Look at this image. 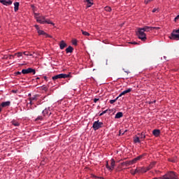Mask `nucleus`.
<instances>
[{
  "label": "nucleus",
  "instance_id": "f257e3e1",
  "mask_svg": "<svg viewBox=\"0 0 179 179\" xmlns=\"http://www.w3.org/2000/svg\"><path fill=\"white\" fill-rule=\"evenodd\" d=\"M136 34L141 41H146V34H145L143 28H138Z\"/></svg>",
  "mask_w": 179,
  "mask_h": 179
},
{
  "label": "nucleus",
  "instance_id": "f03ea898",
  "mask_svg": "<svg viewBox=\"0 0 179 179\" xmlns=\"http://www.w3.org/2000/svg\"><path fill=\"white\" fill-rule=\"evenodd\" d=\"M66 78H71V73L69 74L60 73L53 76L52 79V80H57V79H65Z\"/></svg>",
  "mask_w": 179,
  "mask_h": 179
},
{
  "label": "nucleus",
  "instance_id": "7ed1b4c3",
  "mask_svg": "<svg viewBox=\"0 0 179 179\" xmlns=\"http://www.w3.org/2000/svg\"><path fill=\"white\" fill-rule=\"evenodd\" d=\"M103 122L97 120L93 123L92 128L94 131H97V129H100V128H103Z\"/></svg>",
  "mask_w": 179,
  "mask_h": 179
},
{
  "label": "nucleus",
  "instance_id": "20e7f679",
  "mask_svg": "<svg viewBox=\"0 0 179 179\" xmlns=\"http://www.w3.org/2000/svg\"><path fill=\"white\" fill-rule=\"evenodd\" d=\"M22 73H23V75H27V73H33V75H36V70L34 69L28 68L27 69H22Z\"/></svg>",
  "mask_w": 179,
  "mask_h": 179
},
{
  "label": "nucleus",
  "instance_id": "39448f33",
  "mask_svg": "<svg viewBox=\"0 0 179 179\" xmlns=\"http://www.w3.org/2000/svg\"><path fill=\"white\" fill-rule=\"evenodd\" d=\"M45 20H46V19H45V17H44V16L36 17V22H38V23L45 24Z\"/></svg>",
  "mask_w": 179,
  "mask_h": 179
},
{
  "label": "nucleus",
  "instance_id": "423d86ee",
  "mask_svg": "<svg viewBox=\"0 0 179 179\" xmlns=\"http://www.w3.org/2000/svg\"><path fill=\"white\" fill-rule=\"evenodd\" d=\"M152 169V166H148L146 168L145 167H138V171L139 173H147V171H149V170Z\"/></svg>",
  "mask_w": 179,
  "mask_h": 179
},
{
  "label": "nucleus",
  "instance_id": "0eeeda50",
  "mask_svg": "<svg viewBox=\"0 0 179 179\" xmlns=\"http://www.w3.org/2000/svg\"><path fill=\"white\" fill-rule=\"evenodd\" d=\"M171 40H179V34H176V31H174V30L171 33Z\"/></svg>",
  "mask_w": 179,
  "mask_h": 179
},
{
  "label": "nucleus",
  "instance_id": "6e6552de",
  "mask_svg": "<svg viewBox=\"0 0 179 179\" xmlns=\"http://www.w3.org/2000/svg\"><path fill=\"white\" fill-rule=\"evenodd\" d=\"M0 3L3 5H5L6 6H8L9 5H12V1H6V0H0Z\"/></svg>",
  "mask_w": 179,
  "mask_h": 179
},
{
  "label": "nucleus",
  "instance_id": "1a4fd4ad",
  "mask_svg": "<svg viewBox=\"0 0 179 179\" xmlns=\"http://www.w3.org/2000/svg\"><path fill=\"white\" fill-rule=\"evenodd\" d=\"M131 92H132V88H129L120 93L118 97H122V96H124V94H127V93H131Z\"/></svg>",
  "mask_w": 179,
  "mask_h": 179
},
{
  "label": "nucleus",
  "instance_id": "9d476101",
  "mask_svg": "<svg viewBox=\"0 0 179 179\" xmlns=\"http://www.w3.org/2000/svg\"><path fill=\"white\" fill-rule=\"evenodd\" d=\"M131 164H134V163L132 162V160L127 161L121 163V166H125L126 167H128V166H131Z\"/></svg>",
  "mask_w": 179,
  "mask_h": 179
},
{
  "label": "nucleus",
  "instance_id": "9b49d317",
  "mask_svg": "<svg viewBox=\"0 0 179 179\" xmlns=\"http://www.w3.org/2000/svg\"><path fill=\"white\" fill-rule=\"evenodd\" d=\"M38 34L40 35V36H45L46 37H50L51 38V36H50V35H48V34H47L45 32H44V31H43V30H40V29H38Z\"/></svg>",
  "mask_w": 179,
  "mask_h": 179
},
{
  "label": "nucleus",
  "instance_id": "f8f14e48",
  "mask_svg": "<svg viewBox=\"0 0 179 179\" xmlns=\"http://www.w3.org/2000/svg\"><path fill=\"white\" fill-rule=\"evenodd\" d=\"M68 45H66V43H65V41H61L60 43H59V48L60 50H64V48H65V47H66Z\"/></svg>",
  "mask_w": 179,
  "mask_h": 179
},
{
  "label": "nucleus",
  "instance_id": "ddd939ff",
  "mask_svg": "<svg viewBox=\"0 0 179 179\" xmlns=\"http://www.w3.org/2000/svg\"><path fill=\"white\" fill-rule=\"evenodd\" d=\"M123 116L124 113H122V112H118L117 113H116L115 118L117 120L118 118H122Z\"/></svg>",
  "mask_w": 179,
  "mask_h": 179
},
{
  "label": "nucleus",
  "instance_id": "4468645a",
  "mask_svg": "<svg viewBox=\"0 0 179 179\" xmlns=\"http://www.w3.org/2000/svg\"><path fill=\"white\" fill-rule=\"evenodd\" d=\"M85 2L87 3L86 4L87 8H90V6L93 5V0H85Z\"/></svg>",
  "mask_w": 179,
  "mask_h": 179
},
{
  "label": "nucleus",
  "instance_id": "2eb2a0df",
  "mask_svg": "<svg viewBox=\"0 0 179 179\" xmlns=\"http://www.w3.org/2000/svg\"><path fill=\"white\" fill-rule=\"evenodd\" d=\"M1 106V107H9V106H10V101H8L6 102H2Z\"/></svg>",
  "mask_w": 179,
  "mask_h": 179
},
{
  "label": "nucleus",
  "instance_id": "dca6fc26",
  "mask_svg": "<svg viewBox=\"0 0 179 179\" xmlns=\"http://www.w3.org/2000/svg\"><path fill=\"white\" fill-rule=\"evenodd\" d=\"M111 164H110V171H113V170H114V167H115V161L114 160V159H112L110 160Z\"/></svg>",
  "mask_w": 179,
  "mask_h": 179
},
{
  "label": "nucleus",
  "instance_id": "f3484780",
  "mask_svg": "<svg viewBox=\"0 0 179 179\" xmlns=\"http://www.w3.org/2000/svg\"><path fill=\"white\" fill-rule=\"evenodd\" d=\"M152 134L154 136H159L160 135V130L159 129H154L152 131Z\"/></svg>",
  "mask_w": 179,
  "mask_h": 179
},
{
  "label": "nucleus",
  "instance_id": "a211bd4d",
  "mask_svg": "<svg viewBox=\"0 0 179 179\" xmlns=\"http://www.w3.org/2000/svg\"><path fill=\"white\" fill-rule=\"evenodd\" d=\"M142 157H143V155H139L138 157L134 158L133 160H131V162H133V164H134V163H136V162H138V160H141V159H142Z\"/></svg>",
  "mask_w": 179,
  "mask_h": 179
},
{
  "label": "nucleus",
  "instance_id": "6ab92c4d",
  "mask_svg": "<svg viewBox=\"0 0 179 179\" xmlns=\"http://www.w3.org/2000/svg\"><path fill=\"white\" fill-rule=\"evenodd\" d=\"M143 29H144V31H152L153 30V28L152 27H148V26H145L144 27H143Z\"/></svg>",
  "mask_w": 179,
  "mask_h": 179
},
{
  "label": "nucleus",
  "instance_id": "aec40b11",
  "mask_svg": "<svg viewBox=\"0 0 179 179\" xmlns=\"http://www.w3.org/2000/svg\"><path fill=\"white\" fill-rule=\"evenodd\" d=\"M66 54H69V52H70V53L73 52V48H72V46H69V47L66 49Z\"/></svg>",
  "mask_w": 179,
  "mask_h": 179
},
{
  "label": "nucleus",
  "instance_id": "412c9836",
  "mask_svg": "<svg viewBox=\"0 0 179 179\" xmlns=\"http://www.w3.org/2000/svg\"><path fill=\"white\" fill-rule=\"evenodd\" d=\"M138 138L141 140H143L145 139V138H146V136L145 135V132H142L141 134H138Z\"/></svg>",
  "mask_w": 179,
  "mask_h": 179
},
{
  "label": "nucleus",
  "instance_id": "4be33fe9",
  "mask_svg": "<svg viewBox=\"0 0 179 179\" xmlns=\"http://www.w3.org/2000/svg\"><path fill=\"white\" fill-rule=\"evenodd\" d=\"M19 10V2L14 3V11L17 12Z\"/></svg>",
  "mask_w": 179,
  "mask_h": 179
},
{
  "label": "nucleus",
  "instance_id": "5701e85b",
  "mask_svg": "<svg viewBox=\"0 0 179 179\" xmlns=\"http://www.w3.org/2000/svg\"><path fill=\"white\" fill-rule=\"evenodd\" d=\"M134 143H141V140L138 136H136L134 137Z\"/></svg>",
  "mask_w": 179,
  "mask_h": 179
},
{
  "label": "nucleus",
  "instance_id": "b1692460",
  "mask_svg": "<svg viewBox=\"0 0 179 179\" xmlns=\"http://www.w3.org/2000/svg\"><path fill=\"white\" fill-rule=\"evenodd\" d=\"M118 99H120V96H117L115 99L110 100V104H114V103H115V101H117L118 100Z\"/></svg>",
  "mask_w": 179,
  "mask_h": 179
},
{
  "label": "nucleus",
  "instance_id": "393cba45",
  "mask_svg": "<svg viewBox=\"0 0 179 179\" xmlns=\"http://www.w3.org/2000/svg\"><path fill=\"white\" fill-rule=\"evenodd\" d=\"M104 10L106 11V12H111L112 9H111V7L110 6H106L104 8Z\"/></svg>",
  "mask_w": 179,
  "mask_h": 179
},
{
  "label": "nucleus",
  "instance_id": "a878e982",
  "mask_svg": "<svg viewBox=\"0 0 179 179\" xmlns=\"http://www.w3.org/2000/svg\"><path fill=\"white\" fill-rule=\"evenodd\" d=\"M82 34H83V36H90V34H89V32L86 31H83L81 30Z\"/></svg>",
  "mask_w": 179,
  "mask_h": 179
},
{
  "label": "nucleus",
  "instance_id": "bb28decb",
  "mask_svg": "<svg viewBox=\"0 0 179 179\" xmlns=\"http://www.w3.org/2000/svg\"><path fill=\"white\" fill-rule=\"evenodd\" d=\"M45 23H47L48 24H52L54 26V23L51 22L50 20H46L45 21Z\"/></svg>",
  "mask_w": 179,
  "mask_h": 179
},
{
  "label": "nucleus",
  "instance_id": "cd10ccee",
  "mask_svg": "<svg viewBox=\"0 0 179 179\" xmlns=\"http://www.w3.org/2000/svg\"><path fill=\"white\" fill-rule=\"evenodd\" d=\"M41 89H42V90H45V92H47V90H48V87L45 85H43L41 87Z\"/></svg>",
  "mask_w": 179,
  "mask_h": 179
},
{
  "label": "nucleus",
  "instance_id": "c85d7f7f",
  "mask_svg": "<svg viewBox=\"0 0 179 179\" xmlns=\"http://www.w3.org/2000/svg\"><path fill=\"white\" fill-rule=\"evenodd\" d=\"M139 173V168H137L135 169V171L132 173L133 176H135V174Z\"/></svg>",
  "mask_w": 179,
  "mask_h": 179
},
{
  "label": "nucleus",
  "instance_id": "c756f323",
  "mask_svg": "<svg viewBox=\"0 0 179 179\" xmlns=\"http://www.w3.org/2000/svg\"><path fill=\"white\" fill-rule=\"evenodd\" d=\"M42 113L43 114V115H45V114H48V109L45 108L43 110Z\"/></svg>",
  "mask_w": 179,
  "mask_h": 179
},
{
  "label": "nucleus",
  "instance_id": "7c9ffc66",
  "mask_svg": "<svg viewBox=\"0 0 179 179\" xmlns=\"http://www.w3.org/2000/svg\"><path fill=\"white\" fill-rule=\"evenodd\" d=\"M106 169H108V170L111 171V167L110 166V165H108V162H106Z\"/></svg>",
  "mask_w": 179,
  "mask_h": 179
},
{
  "label": "nucleus",
  "instance_id": "2f4dec72",
  "mask_svg": "<svg viewBox=\"0 0 179 179\" xmlns=\"http://www.w3.org/2000/svg\"><path fill=\"white\" fill-rule=\"evenodd\" d=\"M14 55H17V57L19 58V57H22V55H23V53L18 52V53H15Z\"/></svg>",
  "mask_w": 179,
  "mask_h": 179
},
{
  "label": "nucleus",
  "instance_id": "473e14b6",
  "mask_svg": "<svg viewBox=\"0 0 179 179\" xmlns=\"http://www.w3.org/2000/svg\"><path fill=\"white\" fill-rule=\"evenodd\" d=\"M43 120V116H38L36 119V121H41Z\"/></svg>",
  "mask_w": 179,
  "mask_h": 179
},
{
  "label": "nucleus",
  "instance_id": "72a5a7b5",
  "mask_svg": "<svg viewBox=\"0 0 179 179\" xmlns=\"http://www.w3.org/2000/svg\"><path fill=\"white\" fill-rule=\"evenodd\" d=\"M13 125H14L15 127H19L20 124L17 122H13Z\"/></svg>",
  "mask_w": 179,
  "mask_h": 179
},
{
  "label": "nucleus",
  "instance_id": "f704fd0d",
  "mask_svg": "<svg viewBox=\"0 0 179 179\" xmlns=\"http://www.w3.org/2000/svg\"><path fill=\"white\" fill-rule=\"evenodd\" d=\"M29 100H31V101H33V100H37V96H34L31 97V98L29 99Z\"/></svg>",
  "mask_w": 179,
  "mask_h": 179
},
{
  "label": "nucleus",
  "instance_id": "c9c22d12",
  "mask_svg": "<svg viewBox=\"0 0 179 179\" xmlns=\"http://www.w3.org/2000/svg\"><path fill=\"white\" fill-rule=\"evenodd\" d=\"M156 164V162H152L148 167H151V169H153V166Z\"/></svg>",
  "mask_w": 179,
  "mask_h": 179
},
{
  "label": "nucleus",
  "instance_id": "e433bc0d",
  "mask_svg": "<svg viewBox=\"0 0 179 179\" xmlns=\"http://www.w3.org/2000/svg\"><path fill=\"white\" fill-rule=\"evenodd\" d=\"M152 30H159L160 29V27H152Z\"/></svg>",
  "mask_w": 179,
  "mask_h": 179
},
{
  "label": "nucleus",
  "instance_id": "4c0bfd02",
  "mask_svg": "<svg viewBox=\"0 0 179 179\" xmlns=\"http://www.w3.org/2000/svg\"><path fill=\"white\" fill-rule=\"evenodd\" d=\"M73 45H78V41L76 40L73 41Z\"/></svg>",
  "mask_w": 179,
  "mask_h": 179
},
{
  "label": "nucleus",
  "instance_id": "58836bf2",
  "mask_svg": "<svg viewBox=\"0 0 179 179\" xmlns=\"http://www.w3.org/2000/svg\"><path fill=\"white\" fill-rule=\"evenodd\" d=\"M152 1L153 0H145V3L148 5V3H149V2H152Z\"/></svg>",
  "mask_w": 179,
  "mask_h": 179
},
{
  "label": "nucleus",
  "instance_id": "ea45409f",
  "mask_svg": "<svg viewBox=\"0 0 179 179\" xmlns=\"http://www.w3.org/2000/svg\"><path fill=\"white\" fill-rule=\"evenodd\" d=\"M157 10H159V8H154L152 10V13H155L157 12Z\"/></svg>",
  "mask_w": 179,
  "mask_h": 179
},
{
  "label": "nucleus",
  "instance_id": "a19ab883",
  "mask_svg": "<svg viewBox=\"0 0 179 179\" xmlns=\"http://www.w3.org/2000/svg\"><path fill=\"white\" fill-rule=\"evenodd\" d=\"M178 19H179V15H178L175 17L174 20H175L176 22H177V21L178 20Z\"/></svg>",
  "mask_w": 179,
  "mask_h": 179
},
{
  "label": "nucleus",
  "instance_id": "79ce46f5",
  "mask_svg": "<svg viewBox=\"0 0 179 179\" xmlns=\"http://www.w3.org/2000/svg\"><path fill=\"white\" fill-rule=\"evenodd\" d=\"M107 111H110V109H106V110L103 111V114H106V113H107Z\"/></svg>",
  "mask_w": 179,
  "mask_h": 179
},
{
  "label": "nucleus",
  "instance_id": "37998d69",
  "mask_svg": "<svg viewBox=\"0 0 179 179\" xmlns=\"http://www.w3.org/2000/svg\"><path fill=\"white\" fill-rule=\"evenodd\" d=\"M97 101H99V99L95 98V99H94V103H96Z\"/></svg>",
  "mask_w": 179,
  "mask_h": 179
},
{
  "label": "nucleus",
  "instance_id": "c03bdc74",
  "mask_svg": "<svg viewBox=\"0 0 179 179\" xmlns=\"http://www.w3.org/2000/svg\"><path fill=\"white\" fill-rule=\"evenodd\" d=\"M35 27H36V30H40V28L38 27V25H35Z\"/></svg>",
  "mask_w": 179,
  "mask_h": 179
},
{
  "label": "nucleus",
  "instance_id": "a18cd8bd",
  "mask_svg": "<svg viewBox=\"0 0 179 179\" xmlns=\"http://www.w3.org/2000/svg\"><path fill=\"white\" fill-rule=\"evenodd\" d=\"M14 55H10V59H12V58H14Z\"/></svg>",
  "mask_w": 179,
  "mask_h": 179
},
{
  "label": "nucleus",
  "instance_id": "49530a36",
  "mask_svg": "<svg viewBox=\"0 0 179 179\" xmlns=\"http://www.w3.org/2000/svg\"><path fill=\"white\" fill-rule=\"evenodd\" d=\"M34 15H35V17H38V14L34 13Z\"/></svg>",
  "mask_w": 179,
  "mask_h": 179
},
{
  "label": "nucleus",
  "instance_id": "de8ad7c7",
  "mask_svg": "<svg viewBox=\"0 0 179 179\" xmlns=\"http://www.w3.org/2000/svg\"><path fill=\"white\" fill-rule=\"evenodd\" d=\"M17 75H22V73L20 71L17 72Z\"/></svg>",
  "mask_w": 179,
  "mask_h": 179
},
{
  "label": "nucleus",
  "instance_id": "09e8293b",
  "mask_svg": "<svg viewBox=\"0 0 179 179\" xmlns=\"http://www.w3.org/2000/svg\"><path fill=\"white\" fill-rule=\"evenodd\" d=\"M101 115H104V113H103V112L99 114V117H101Z\"/></svg>",
  "mask_w": 179,
  "mask_h": 179
},
{
  "label": "nucleus",
  "instance_id": "8fccbe9b",
  "mask_svg": "<svg viewBox=\"0 0 179 179\" xmlns=\"http://www.w3.org/2000/svg\"><path fill=\"white\" fill-rule=\"evenodd\" d=\"M131 44H138V43H136V42H131Z\"/></svg>",
  "mask_w": 179,
  "mask_h": 179
},
{
  "label": "nucleus",
  "instance_id": "3c124183",
  "mask_svg": "<svg viewBox=\"0 0 179 179\" xmlns=\"http://www.w3.org/2000/svg\"><path fill=\"white\" fill-rule=\"evenodd\" d=\"M43 78H44L45 80H47V76H44Z\"/></svg>",
  "mask_w": 179,
  "mask_h": 179
},
{
  "label": "nucleus",
  "instance_id": "603ef678",
  "mask_svg": "<svg viewBox=\"0 0 179 179\" xmlns=\"http://www.w3.org/2000/svg\"><path fill=\"white\" fill-rule=\"evenodd\" d=\"M24 55H27V54L26 53V52H24Z\"/></svg>",
  "mask_w": 179,
  "mask_h": 179
},
{
  "label": "nucleus",
  "instance_id": "864d4df0",
  "mask_svg": "<svg viewBox=\"0 0 179 179\" xmlns=\"http://www.w3.org/2000/svg\"><path fill=\"white\" fill-rule=\"evenodd\" d=\"M17 91L13 90V93H16Z\"/></svg>",
  "mask_w": 179,
  "mask_h": 179
},
{
  "label": "nucleus",
  "instance_id": "5fc2aeb1",
  "mask_svg": "<svg viewBox=\"0 0 179 179\" xmlns=\"http://www.w3.org/2000/svg\"><path fill=\"white\" fill-rule=\"evenodd\" d=\"M1 111H2V108H1V106H0V113H1Z\"/></svg>",
  "mask_w": 179,
  "mask_h": 179
},
{
  "label": "nucleus",
  "instance_id": "6e6d98bb",
  "mask_svg": "<svg viewBox=\"0 0 179 179\" xmlns=\"http://www.w3.org/2000/svg\"><path fill=\"white\" fill-rule=\"evenodd\" d=\"M31 101H31V100H30V104H31Z\"/></svg>",
  "mask_w": 179,
  "mask_h": 179
},
{
  "label": "nucleus",
  "instance_id": "4d7b16f0",
  "mask_svg": "<svg viewBox=\"0 0 179 179\" xmlns=\"http://www.w3.org/2000/svg\"><path fill=\"white\" fill-rule=\"evenodd\" d=\"M36 79H39L38 78H37Z\"/></svg>",
  "mask_w": 179,
  "mask_h": 179
}]
</instances>
